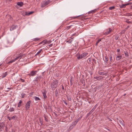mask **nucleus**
I'll list each match as a JSON object with an SVG mask.
<instances>
[{"label":"nucleus","mask_w":132,"mask_h":132,"mask_svg":"<svg viewBox=\"0 0 132 132\" xmlns=\"http://www.w3.org/2000/svg\"><path fill=\"white\" fill-rule=\"evenodd\" d=\"M19 81H21V82H24V80L22 79L21 78H20V79L19 80Z\"/></svg>","instance_id":"35"},{"label":"nucleus","mask_w":132,"mask_h":132,"mask_svg":"<svg viewBox=\"0 0 132 132\" xmlns=\"http://www.w3.org/2000/svg\"><path fill=\"white\" fill-rule=\"evenodd\" d=\"M37 72V71H32L31 72L30 74H28V75L32 76H34L36 75Z\"/></svg>","instance_id":"11"},{"label":"nucleus","mask_w":132,"mask_h":132,"mask_svg":"<svg viewBox=\"0 0 132 132\" xmlns=\"http://www.w3.org/2000/svg\"><path fill=\"white\" fill-rule=\"evenodd\" d=\"M126 95V94H125L124 95V96H125Z\"/></svg>","instance_id":"60"},{"label":"nucleus","mask_w":132,"mask_h":132,"mask_svg":"<svg viewBox=\"0 0 132 132\" xmlns=\"http://www.w3.org/2000/svg\"><path fill=\"white\" fill-rule=\"evenodd\" d=\"M129 26H127V27L126 28H125V29H126V30L128 28H129Z\"/></svg>","instance_id":"53"},{"label":"nucleus","mask_w":132,"mask_h":132,"mask_svg":"<svg viewBox=\"0 0 132 132\" xmlns=\"http://www.w3.org/2000/svg\"><path fill=\"white\" fill-rule=\"evenodd\" d=\"M33 13H34L33 12H29L28 13V12H26L25 13V15H29L32 14Z\"/></svg>","instance_id":"17"},{"label":"nucleus","mask_w":132,"mask_h":132,"mask_svg":"<svg viewBox=\"0 0 132 132\" xmlns=\"http://www.w3.org/2000/svg\"><path fill=\"white\" fill-rule=\"evenodd\" d=\"M98 43H97V42L96 43V46L98 44Z\"/></svg>","instance_id":"58"},{"label":"nucleus","mask_w":132,"mask_h":132,"mask_svg":"<svg viewBox=\"0 0 132 132\" xmlns=\"http://www.w3.org/2000/svg\"><path fill=\"white\" fill-rule=\"evenodd\" d=\"M93 61L94 63H96V60H95V59H93Z\"/></svg>","instance_id":"49"},{"label":"nucleus","mask_w":132,"mask_h":132,"mask_svg":"<svg viewBox=\"0 0 132 132\" xmlns=\"http://www.w3.org/2000/svg\"><path fill=\"white\" fill-rule=\"evenodd\" d=\"M103 39V38H101V39H99L97 41V43H99L100 42V41H101Z\"/></svg>","instance_id":"44"},{"label":"nucleus","mask_w":132,"mask_h":132,"mask_svg":"<svg viewBox=\"0 0 132 132\" xmlns=\"http://www.w3.org/2000/svg\"><path fill=\"white\" fill-rule=\"evenodd\" d=\"M122 55L120 54V53H118L117 54V56L116 57V60H119L122 59Z\"/></svg>","instance_id":"10"},{"label":"nucleus","mask_w":132,"mask_h":132,"mask_svg":"<svg viewBox=\"0 0 132 132\" xmlns=\"http://www.w3.org/2000/svg\"><path fill=\"white\" fill-rule=\"evenodd\" d=\"M81 118L80 117L76 120L74 122H72L71 125L72 126H75L77 124V123L80 120Z\"/></svg>","instance_id":"7"},{"label":"nucleus","mask_w":132,"mask_h":132,"mask_svg":"<svg viewBox=\"0 0 132 132\" xmlns=\"http://www.w3.org/2000/svg\"><path fill=\"white\" fill-rule=\"evenodd\" d=\"M16 116H13L11 117V118L13 119H14L16 117Z\"/></svg>","instance_id":"47"},{"label":"nucleus","mask_w":132,"mask_h":132,"mask_svg":"<svg viewBox=\"0 0 132 132\" xmlns=\"http://www.w3.org/2000/svg\"><path fill=\"white\" fill-rule=\"evenodd\" d=\"M114 6H112L111 7H110L109 8V9L110 10H112L114 9Z\"/></svg>","instance_id":"37"},{"label":"nucleus","mask_w":132,"mask_h":132,"mask_svg":"<svg viewBox=\"0 0 132 132\" xmlns=\"http://www.w3.org/2000/svg\"><path fill=\"white\" fill-rule=\"evenodd\" d=\"M119 38V36L118 35H116L115 36V38L116 40H117Z\"/></svg>","instance_id":"32"},{"label":"nucleus","mask_w":132,"mask_h":132,"mask_svg":"<svg viewBox=\"0 0 132 132\" xmlns=\"http://www.w3.org/2000/svg\"><path fill=\"white\" fill-rule=\"evenodd\" d=\"M50 2H51V1L50 0H46L43 1L41 3V7L42 8L44 7Z\"/></svg>","instance_id":"2"},{"label":"nucleus","mask_w":132,"mask_h":132,"mask_svg":"<svg viewBox=\"0 0 132 132\" xmlns=\"http://www.w3.org/2000/svg\"><path fill=\"white\" fill-rule=\"evenodd\" d=\"M62 90H64V87L62 85Z\"/></svg>","instance_id":"48"},{"label":"nucleus","mask_w":132,"mask_h":132,"mask_svg":"<svg viewBox=\"0 0 132 132\" xmlns=\"http://www.w3.org/2000/svg\"><path fill=\"white\" fill-rule=\"evenodd\" d=\"M119 6L121 8H125V6L124 4H122V5H119Z\"/></svg>","instance_id":"27"},{"label":"nucleus","mask_w":132,"mask_h":132,"mask_svg":"<svg viewBox=\"0 0 132 132\" xmlns=\"http://www.w3.org/2000/svg\"><path fill=\"white\" fill-rule=\"evenodd\" d=\"M104 128L105 129H106L107 130H108L109 131H110L109 129H107L105 127Z\"/></svg>","instance_id":"55"},{"label":"nucleus","mask_w":132,"mask_h":132,"mask_svg":"<svg viewBox=\"0 0 132 132\" xmlns=\"http://www.w3.org/2000/svg\"><path fill=\"white\" fill-rule=\"evenodd\" d=\"M105 60L104 61V62L106 63H107L108 60V58L106 55L105 56Z\"/></svg>","instance_id":"23"},{"label":"nucleus","mask_w":132,"mask_h":132,"mask_svg":"<svg viewBox=\"0 0 132 132\" xmlns=\"http://www.w3.org/2000/svg\"><path fill=\"white\" fill-rule=\"evenodd\" d=\"M7 75V73L6 72L3 73L2 76V78H3L5 77Z\"/></svg>","instance_id":"24"},{"label":"nucleus","mask_w":132,"mask_h":132,"mask_svg":"<svg viewBox=\"0 0 132 132\" xmlns=\"http://www.w3.org/2000/svg\"><path fill=\"white\" fill-rule=\"evenodd\" d=\"M22 102V101L21 100L19 102L18 104V107L20 108L21 106V104Z\"/></svg>","instance_id":"19"},{"label":"nucleus","mask_w":132,"mask_h":132,"mask_svg":"<svg viewBox=\"0 0 132 132\" xmlns=\"http://www.w3.org/2000/svg\"><path fill=\"white\" fill-rule=\"evenodd\" d=\"M94 79H97V80H99L100 79H102V77L101 76H100L99 77H94Z\"/></svg>","instance_id":"20"},{"label":"nucleus","mask_w":132,"mask_h":132,"mask_svg":"<svg viewBox=\"0 0 132 132\" xmlns=\"http://www.w3.org/2000/svg\"><path fill=\"white\" fill-rule=\"evenodd\" d=\"M31 103V101H29L27 102L25 105L26 110H27L29 108L30 105Z\"/></svg>","instance_id":"6"},{"label":"nucleus","mask_w":132,"mask_h":132,"mask_svg":"<svg viewBox=\"0 0 132 132\" xmlns=\"http://www.w3.org/2000/svg\"><path fill=\"white\" fill-rule=\"evenodd\" d=\"M68 100L70 101L71 100V99L70 97H68Z\"/></svg>","instance_id":"45"},{"label":"nucleus","mask_w":132,"mask_h":132,"mask_svg":"<svg viewBox=\"0 0 132 132\" xmlns=\"http://www.w3.org/2000/svg\"><path fill=\"white\" fill-rule=\"evenodd\" d=\"M49 46V47H51L53 46V44H52L50 45Z\"/></svg>","instance_id":"52"},{"label":"nucleus","mask_w":132,"mask_h":132,"mask_svg":"<svg viewBox=\"0 0 132 132\" xmlns=\"http://www.w3.org/2000/svg\"><path fill=\"white\" fill-rule=\"evenodd\" d=\"M72 42V40H70V39L69 40L67 41V43H71Z\"/></svg>","instance_id":"41"},{"label":"nucleus","mask_w":132,"mask_h":132,"mask_svg":"<svg viewBox=\"0 0 132 132\" xmlns=\"http://www.w3.org/2000/svg\"><path fill=\"white\" fill-rule=\"evenodd\" d=\"M124 53L125 57H128L129 56L128 53L127 52H124Z\"/></svg>","instance_id":"22"},{"label":"nucleus","mask_w":132,"mask_h":132,"mask_svg":"<svg viewBox=\"0 0 132 132\" xmlns=\"http://www.w3.org/2000/svg\"><path fill=\"white\" fill-rule=\"evenodd\" d=\"M9 90H7V91H9Z\"/></svg>","instance_id":"62"},{"label":"nucleus","mask_w":132,"mask_h":132,"mask_svg":"<svg viewBox=\"0 0 132 132\" xmlns=\"http://www.w3.org/2000/svg\"><path fill=\"white\" fill-rule=\"evenodd\" d=\"M89 114V113L87 114V115L88 116H89L90 114Z\"/></svg>","instance_id":"57"},{"label":"nucleus","mask_w":132,"mask_h":132,"mask_svg":"<svg viewBox=\"0 0 132 132\" xmlns=\"http://www.w3.org/2000/svg\"><path fill=\"white\" fill-rule=\"evenodd\" d=\"M126 15L127 16H132V14L129 13H126Z\"/></svg>","instance_id":"38"},{"label":"nucleus","mask_w":132,"mask_h":132,"mask_svg":"<svg viewBox=\"0 0 132 132\" xmlns=\"http://www.w3.org/2000/svg\"><path fill=\"white\" fill-rule=\"evenodd\" d=\"M46 40L45 39L42 42H40L39 44V45L42 44V45H43L46 44Z\"/></svg>","instance_id":"14"},{"label":"nucleus","mask_w":132,"mask_h":132,"mask_svg":"<svg viewBox=\"0 0 132 132\" xmlns=\"http://www.w3.org/2000/svg\"><path fill=\"white\" fill-rule=\"evenodd\" d=\"M42 78L41 76H39L37 77L34 80V81L38 83L39 81H41V79Z\"/></svg>","instance_id":"8"},{"label":"nucleus","mask_w":132,"mask_h":132,"mask_svg":"<svg viewBox=\"0 0 132 132\" xmlns=\"http://www.w3.org/2000/svg\"><path fill=\"white\" fill-rule=\"evenodd\" d=\"M117 51L118 52H119L120 51V49H117Z\"/></svg>","instance_id":"51"},{"label":"nucleus","mask_w":132,"mask_h":132,"mask_svg":"<svg viewBox=\"0 0 132 132\" xmlns=\"http://www.w3.org/2000/svg\"><path fill=\"white\" fill-rule=\"evenodd\" d=\"M17 4L20 7H21L23 5V3L22 2H17Z\"/></svg>","instance_id":"12"},{"label":"nucleus","mask_w":132,"mask_h":132,"mask_svg":"<svg viewBox=\"0 0 132 132\" xmlns=\"http://www.w3.org/2000/svg\"><path fill=\"white\" fill-rule=\"evenodd\" d=\"M14 110V109L13 108H10L9 109V111L10 112L13 111Z\"/></svg>","instance_id":"30"},{"label":"nucleus","mask_w":132,"mask_h":132,"mask_svg":"<svg viewBox=\"0 0 132 132\" xmlns=\"http://www.w3.org/2000/svg\"><path fill=\"white\" fill-rule=\"evenodd\" d=\"M131 22V23H132V22Z\"/></svg>","instance_id":"64"},{"label":"nucleus","mask_w":132,"mask_h":132,"mask_svg":"<svg viewBox=\"0 0 132 132\" xmlns=\"http://www.w3.org/2000/svg\"><path fill=\"white\" fill-rule=\"evenodd\" d=\"M131 3H128L127 4H125V6H126V5H130Z\"/></svg>","instance_id":"46"},{"label":"nucleus","mask_w":132,"mask_h":132,"mask_svg":"<svg viewBox=\"0 0 132 132\" xmlns=\"http://www.w3.org/2000/svg\"><path fill=\"white\" fill-rule=\"evenodd\" d=\"M63 102L66 105H67V103L65 101H63Z\"/></svg>","instance_id":"50"},{"label":"nucleus","mask_w":132,"mask_h":132,"mask_svg":"<svg viewBox=\"0 0 132 132\" xmlns=\"http://www.w3.org/2000/svg\"><path fill=\"white\" fill-rule=\"evenodd\" d=\"M97 106L96 105H95L94 106L92 110L90 111L89 112V114H92L93 112L95 110V109H96Z\"/></svg>","instance_id":"15"},{"label":"nucleus","mask_w":132,"mask_h":132,"mask_svg":"<svg viewBox=\"0 0 132 132\" xmlns=\"http://www.w3.org/2000/svg\"><path fill=\"white\" fill-rule=\"evenodd\" d=\"M112 29L111 28H109L108 29H106V31L104 33V35H108L110 34L112 31Z\"/></svg>","instance_id":"5"},{"label":"nucleus","mask_w":132,"mask_h":132,"mask_svg":"<svg viewBox=\"0 0 132 132\" xmlns=\"http://www.w3.org/2000/svg\"><path fill=\"white\" fill-rule=\"evenodd\" d=\"M44 118H45V120L47 122L48 121V118L46 117V116L45 114H44Z\"/></svg>","instance_id":"29"},{"label":"nucleus","mask_w":132,"mask_h":132,"mask_svg":"<svg viewBox=\"0 0 132 132\" xmlns=\"http://www.w3.org/2000/svg\"><path fill=\"white\" fill-rule=\"evenodd\" d=\"M43 52V51H42V49H41L40 50V51L37 52L36 54L35 55V56L37 55L38 54L41 55V53H42Z\"/></svg>","instance_id":"16"},{"label":"nucleus","mask_w":132,"mask_h":132,"mask_svg":"<svg viewBox=\"0 0 132 132\" xmlns=\"http://www.w3.org/2000/svg\"><path fill=\"white\" fill-rule=\"evenodd\" d=\"M1 38V37H0V39Z\"/></svg>","instance_id":"63"},{"label":"nucleus","mask_w":132,"mask_h":132,"mask_svg":"<svg viewBox=\"0 0 132 132\" xmlns=\"http://www.w3.org/2000/svg\"><path fill=\"white\" fill-rule=\"evenodd\" d=\"M8 118L9 120H11L10 118L9 117H8Z\"/></svg>","instance_id":"56"},{"label":"nucleus","mask_w":132,"mask_h":132,"mask_svg":"<svg viewBox=\"0 0 132 132\" xmlns=\"http://www.w3.org/2000/svg\"><path fill=\"white\" fill-rule=\"evenodd\" d=\"M39 120L40 121V124L42 125L43 124V121H42V120L40 118Z\"/></svg>","instance_id":"42"},{"label":"nucleus","mask_w":132,"mask_h":132,"mask_svg":"<svg viewBox=\"0 0 132 132\" xmlns=\"http://www.w3.org/2000/svg\"><path fill=\"white\" fill-rule=\"evenodd\" d=\"M73 26V25H71L69 26H66L65 27L64 29L65 30H68L71 28Z\"/></svg>","instance_id":"13"},{"label":"nucleus","mask_w":132,"mask_h":132,"mask_svg":"<svg viewBox=\"0 0 132 132\" xmlns=\"http://www.w3.org/2000/svg\"><path fill=\"white\" fill-rule=\"evenodd\" d=\"M125 22H127V23H131V22H130V21H129V20H128V19L126 20V21H125Z\"/></svg>","instance_id":"36"},{"label":"nucleus","mask_w":132,"mask_h":132,"mask_svg":"<svg viewBox=\"0 0 132 132\" xmlns=\"http://www.w3.org/2000/svg\"><path fill=\"white\" fill-rule=\"evenodd\" d=\"M35 100L36 101H38L40 100V99L38 97H35Z\"/></svg>","instance_id":"31"},{"label":"nucleus","mask_w":132,"mask_h":132,"mask_svg":"<svg viewBox=\"0 0 132 132\" xmlns=\"http://www.w3.org/2000/svg\"><path fill=\"white\" fill-rule=\"evenodd\" d=\"M87 55V53H83L81 55H79L78 56H77V58L78 59H80L86 56Z\"/></svg>","instance_id":"4"},{"label":"nucleus","mask_w":132,"mask_h":132,"mask_svg":"<svg viewBox=\"0 0 132 132\" xmlns=\"http://www.w3.org/2000/svg\"><path fill=\"white\" fill-rule=\"evenodd\" d=\"M112 56L111 55H110V57H109V59H110V60L111 62H112Z\"/></svg>","instance_id":"34"},{"label":"nucleus","mask_w":132,"mask_h":132,"mask_svg":"<svg viewBox=\"0 0 132 132\" xmlns=\"http://www.w3.org/2000/svg\"><path fill=\"white\" fill-rule=\"evenodd\" d=\"M58 81L56 80H53L51 84V87L52 89L54 90L57 87L58 85Z\"/></svg>","instance_id":"1"},{"label":"nucleus","mask_w":132,"mask_h":132,"mask_svg":"<svg viewBox=\"0 0 132 132\" xmlns=\"http://www.w3.org/2000/svg\"><path fill=\"white\" fill-rule=\"evenodd\" d=\"M80 16V15L79 16H76V17H75L74 18H77V17H79V16Z\"/></svg>","instance_id":"59"},{"label":"nucleus","mask_w":132,"mask_h":132,"mask_svg":"<svg viewBox=\"0 0 132 132\" xmlns=\"http://www.w3.org/2000/svg\"><path fill=\"white\" fill-rule=\"evenodd\" d=\"M52 42V40H46V44L47 43V44H50Z\"/></svg>","instance_id":"26"},{"label":"nucleus","mask_w":132,"mask_h":132,"mask_svg":"<svg viewBox=\"0 0 132 132\" xmlns=\"http://www.w3.org/2000/svg\"><path fill=\"white\" fill-rule=\"evenodd\" d=\"M5 124L4 123H2L0 124V129L3 128V127L4 126Z\"/></svg>","instance_id":"18"},{"label":"nucleus","mask_w":132,"mask_h":132,"mask_svg":"<svg viewBox=\"0 0 132 132\" xmlns=\"http://www.w3.org/2000/svg\"><path fill=\"white\" fill-rule=\"evenodd\" d=\"M119 122L122 126H124V124L123 123L124 121H123L119 120Z\"/></svg>","instance_id":"25"},{"label":"nucleus","mask_w":132,"mask_h":132,"mask_svg":"<svg viewBox=\"0 0 132 132\" xmlns=\"http://www.w3.org/2000/svg\"><path fill=\"white\" fill-rule=\"evenodd\" d=\"M55 93H58V92H57V90L56 89V90L55 91Z\"/></svg>","instance_id":"54"},{"label":"nucleus","mask_w":132,"mask_h":132,"mask_svg":"<svg viewBox=\"0 0 132 132\" xmlns=\"http://www.w3.org/2000/svg\"><path fill=\"white\" fill-rule=\"evenodd\" d=\"M7 89H10V88H7Z\"/></svg>","instance_id":"61"},{"label":"nucleus","mask_w":132,"mask_h":132,"mask_svg":"<svg viewBox=\"0 0 132 132\" xmlns=\"http://www.w3.org/2000/svg\"><path fill=\"white\" fill-rule=\"evenodd\" d=\"M99 74L100 75H104V73L103 72H99Z\"/></svg>","instance_id":"40"},{"label":"nucleus","mask_w":132,"mask_h":132,"mask_svg":"<svg viewBox=\"0 0 132 132\" xmlns=\"http://www.w3.org/2000/svg\"><path fill=\"white\" fill-rule=\"evenodd\" d=\"M15 28L14 27H14L13 26H12V27L11 28H10V30H14V29H15Z\"/></svg>","instance_id":"43"},{"label":"nucleus","mask_w":132,"mask_h":132,"mask_svg":"<svg viewBox=\"0 0 132 132\" xmlns=\"http://www.w3.org/2000/svg\"><path fill=\"white\" fill-rule=\"evenodd\" d=\"M42 93L43 96L44 98L45 99L47 97L46 95V94L47 93V91L45 89H43L42 91Z\"/></svg>","instance_id":"9"},{"label":"nucleus","mask_w":132,"mask_h":132,"mask_svg":"<svg viewBox=\"0 0 132 132\" xmlns=\"http://www.w3.org/2000/svg\"><path fill=\"white\" fill-rule=\"evenodd\" d=\"M22 56L20 55L17 57H16L13 60L11 61H10L8 62L7 63V64L11 63H12L15 61L18 60V59H20L21 58Z\"/></svg>","instance_id":"3"},{"label":"nucleus","mask_w":132,"mask_h":132,"mask_svg":"<svg viewBox=\"0 0 132 132\" xmlns=\"http://www.w3.org/2000/svg\"><path fill=\"white\" fill-rule=\"evenodd\" d=\"M25 95V94L23 93H22L21 94V95L22 96V98H23L24 97Z\"/></svg>","instance_id":"33"},{"label":"nucleus","mask_w":132,"mask_h":132,"mask_svg":"<svg viewBox=\"0 0 132 132\" xmlns=\"http://www.w3.org/2000/svg\"><path fill=\"white\" fill-rule=\"evenodd\" d=\"M78 33H76L73 34L72 35V36H77L78 35Z\"/></svg>","instance_id":"39"},{"label":"nucleus","mask_w":132,"mask_h":132,"mask_svg":"<svg viewBox=\"0 0 132 132\" xmlns=\"http://www.w3.org/2000/svg\"><path fill=\"white\" fill-rule=\"evenodd\" d=\"M40 39L39 38H34L32 40H34V41H38V40H39Z\"/></svg>","instance_id":"28"},{"label":"nucleus","mask_w":132,"mask_h":132,"mask_svg":"<svg viewBox=\"0 0 132 132\" xmlns=\"http://www.w3.org/2000/svg\"><path fill=\"white\" fill-rule=\"evenodd\" d=\"M96 10L95 9L92 10L88 12V14H89L91 13H94L96 11Z\"/></svg>","instance_id":"21"}]
</instances>
